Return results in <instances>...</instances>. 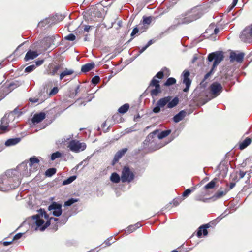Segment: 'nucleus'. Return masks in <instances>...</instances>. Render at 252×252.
Segmentation results:
<instances>
[{"mask_svg":"<svg viewBox=\"0 0 252 252\" xmlns=\"http://www.w3.org/2000/svg\"><path fill=\"white\" fill-rule=\"evenodd\" d=\"M13 170H8L0 178V191H7L14 189L20 184V180L13 173Z\"/></svg>","mask_w":252,"mask_h":252,"instance_id":"obj_1","label":"nucleus"},{"mask_svg":"<svg viewBox=\"0 0 252 252\" xmlns=\"http://www.w3.org/2000/svg\"><path fill=\"white\" fill-rule=\"evenodd\" d=\"M32 219L35 220V223L33 224V227L35 230H39L40 231H44L46 228H47L51 224H54L53 229L54 231H56L58 229L57 221L58 219L54 217H51L49 220H48L45 222L44 220L41 218L40 215H36L32 217Z\"/></svg>","mask_w":252,"mask_h":252,"instance_id":"obj_2","label":"nucleus"},{"mask_svg":"<svg viewBox=\"0 0 252 252\" xmlns=\"http://www.w3.org/2000/svg\"><path fill=\"white\" fill-rule=\"evenodd\" d=\"M169 70L166 67H164L157 73L151 81L150 84L147 88L149 90L151 96L153 97L157 96L159 93H161V89L159 85V81L156 79L158 78L162 79L164 77V71Z\"/></svg>","mask_w":252,"mask_h":252,"instance_id":"obj_3","label":"nucleus"},{"mask_svg":"<svg viewBox=\"0 0 252 252\" xmlns=\"http://www.w3.org/2000/svg\"><path fill=\"white\" fill-rule=\"evenodd\" d=\"M172 98L171 96H167L159 99L157 103V106L153 109V112L159 113L160 111V108H163L166 105L168 108H172L176 106L179 102L178 97H175L171 100Z\"/></svg>","mask_w":252,"mask_h":252,"instance_id":"obj_4","label":"nucleus"},{"mask_svg":"<svg viewBox=\"0 0 252 252\" xmlns=\"http://www.w3.org/2000/svg\"><path fill=\"white\" fill-rule=\"evenodd\" d=\"M224 59L223 53L221 51H216L210 53L207 57L208 62L214 61L211 70L206 73L204 77L203 81H205L212 74L213 70L215 67Z\"/></svg>","mask_w":252,"mask_h":252,"instance_id":"obj_5","label":"nucleus"},{"mask_svg":"<svg viewBox=\"0 0 252 252\" xmlns=\"http://www.w3.org/2000/svg\"><path fill=\"white\" fill-rule=\"evenodd\" d=\"M219 181L217 178H214L211 181L206 184L202 189L201 194L196 195L194 199L197 201L205 202V199L204 197L205 196H209L211 194L210 189H213L215 188L216 183Z\"/></svg>","mask_w":252,"mask_h":252,"instance_id":"obj_6","label":"nucleus"},{"mask_svg":"<svg viewBox=\"0 0 252 252\" xmlns=\"http://www.w3.org/2000/svg\"><path fill=\"white\" fill-rule=\"evenodd\" d=\"M199 18V16L193 12L187 15L186 17H179L175 19L177 25L188 24Z\"/></svg>","mask_w":252,"mask_h":252,"instance_id":"obj_7","label":"nucleus"},{"mask_svg":"<svg viewBox=\"0 0 252 252\" xmlns=\"http://www.w3.org/2000/svg\"><path fill=\"white\" fill-rule=\"evenodd\" d=\"M134 178V174L133 172L130 170L128 167L124 166L121 174L122 182L123 183H130L133 180Z\"/></svg>","mask_w":252,"mask_h":252,"instance_id":"obj_8","label":"nucleus"},{"mask_svg":"<svg viewBox=\"0 0 252 252\" xmlns=\"http://www.w3.org/2000/svg\"><path fill=\"white\" fill-rule=\"evenodd\" d=\"M68 147L71 151L77 153L84 151L86 148V145L78 140H72L69 142Z\"/></svg>","mask_w":252,"mask_h":252,"instance_id":"obj_9","label":"nucleus"},{"mask_svg":"<svg viewBox=\"0 0 252 252\" xmlns=\"http://www.w3.org/2000/svg\"><path fill=\"white\" fill-rule=\"evenodd\" d=\"M240 37L244 42H249L252 38V26H247L242 32Z\"/></svg>","mask_w":252,"mask_h":252,"instance_id":"obj_10","label":"nucleus"},{"mask_svg":"<svg viewBox=\"0 0 252 252\" xmlns=\"http://www.w3.org/2000/svg\"><path fill=\"white\" fill-rule=\"evenodd\" d=\"M222 91V85L218 82L213 83L210 86V94L213 95V97L218 96Z\"/></svg>","mask_w":252,"mask_h":252,"instance_id":"obj_11","label":"nucleus"},{"mask_svg":"<svg viewBox=\"0 0 252 252\" xmlns=\"http://www.w3.org/2000/svg\"><path fill=\"white\" fill-rule=\"evenodd\" d=\"M216 225V220H212L209 223L200 226L197 231V236L198 237H201L203 234L204 236H206L208 234V231L207 229L209 228L212 226H215Z\"/></svg>","mask_w":252,"mask_h":252,"instance_id":"obj_12","label":"nucleus"},{"mask_svg":"<svg viewBox=\"0 0 252 252\" xmlns=\"http://www.w3.org/2000/svg\"><path fill=\"white\" fill-rule=\"evenodd\" d=\"M62 207V204L53 202L49 206L48 210L49 211L53 210L52 212L53 215L55 216L59 217L62 214L63 212Z\"/></svg>","mask_w":252,"mask_h":252,"instance_id":"obj_13","label":"nucleus"},{"mask_svg":"<svg viewBox=\"0 0 252 252\" xmlns=\"http://www.w3.org/2000/svg\"><path fill=\"white\" fill-rule=\"evenodd\" d=\"M190 72L188 70H185L182 73L183 77V83L185 84L186 87L183 89L184 92L189 91V87L191 83V80L189 78Z\"/></svg>","mask_w":252,"mask_h":252,"instance_id":"obj_14","label":"nucleus"},{"mask_svg":"<svg viewBox=\"0 0 252 252\" xmlns=\"http://www.w3.org/2000/svg\"><path fill=\"white\" fill-rule=\"evenodd\" d=\"M14 84L10 83L9 84L0 85V99L5 97L13 89L12 86Z\"/></svg>","mask_w":252,"mask_h":252,"instance_id":"obj_15","label":"nucleus"},{"mask_svg":"<svg viewBox=\"0 0 252 252\" xmlns=\"http://www.w3.org/2000/svg\"><path fill=\"white\" fill-rule=\"evenodd\" d=\"M244 53H239L237 54L234 51H231L230 54V60L231 62H234L235 61L237 63H241L244 60Z\"/></svg>","mask_w":252,"mask_h":252,"instance_id":"obj_16","label":"nucleus"},{"mask_svg":"<svg viewBox=\"0 0 252 252\" xmlns=\"http://www.w3.org/2000/svg\"><path fill=\"white\" fill-rule=\"evenodd\" d=\"M39 160L35 157L30 158L29 159V166L31 167L30 170L32 172L38 170L39 167Z\"/></svg>","mask_w":252,"mask_h":252,"instance_id":"obj_17","label":"nucleus"},{"mask_svg":"<svg viewBox=\"0 0 252 252\" xmlns=\"http://www.w3.org/2000/svg\"><path fill=\"white\" fill-rule=\"evenodd\" d=\"M46 118V114L44 112H40L34 115L32 119V123L33 124H37L42 121Z\"/></svg>","mask_w":252,"mask_h":252,"instance_id":"obj_18","label":"nucleus"},{"mask_svg":"<svg viewBox=\"0 0 252 252\" xmlns=\"http://www.w3.org/2000/svg\"><path fill=\"white\" fill-rule=\"evenodd\" d=\"M247 175V180L246 181V183L247 184H249L250 183V178L251 177V175L249 173L246 171L244 172L242 170H240L239 172V178H238L237 176L236 175L233 179L232 181L234 182H238L240 179H242L245 175Z\"/></svg>","mask_w":252,"mask_h":252,"instance_id":"obj_19","label":"nucleus"},{"mask_svg":"<svg viewBox=\"0 0 252 252\" xmlns=\"http://www.w3.org/2000/svg\"><path fill=\"white\" fill-rule=\"evenodd\" d=\"M8 126L9 123L7 118L5 117L2 118L0 125V130L1 131L0 133H4L9 131Z\"/></svg>","mask_w":252,"mask_h":252,"instance_id":"obj_20","label":"nucleus"},{"mask_svg":"<svg viewBox=\"0 0 252 252\" xmlns=\"http://www.w3.org/2000/svg\"><path fill=\"white\" fill-rule=\"evenodd\" d=\"M38 54L36 51H33L32 50H29L26 53L24 60L27 62L31 60H33L37 57Z\"/></svg>","mask_w":252,"mask_h":252,"instance_id":"obj_21","label":"nucleus"},{"mask_svg":"<svg viewBox=\"0 0 252 252\" xmlns=\"http://www.w3.org/2000/svg\"><path fill=\"white\" fill-rule=\"evenodd\" d=\"M127 148H123L119 151H118L116 154H115L114 159L113 162H118V160L125 155V154L127 152Z\"/></svg>","mask_w":252,"mask_h":252,"instance_id":"obj_22","label":"nucleus"},{"mask_svg":"<svg viewBox=\"0 0 252 252\" xmlns=\"http://www.w3.org/2000/svg\"><path fill=\"white\" fill-rule=\"evenodd\" d=\"M186 112L185 110H182L173 117V121L175 123H178L183 120L186 116Z\"/></svg>","mask_w":252,"mask_h":252,"instance_id":"obj_23","label":"nucleus"},{"mask_svg":"<svg viewBox=\"0 0 252 252\" xmlns=\"http://www.w3.org/2000/svg\"><path fill=\"white\" fill-rule=\"evenodd\" d=\"M252 142L251 138L247 137L245 140L239 143V148L240 150H243L248 146Z\"/></svg>","mask_w":252,"mask_h":252,"instance_id":"obj_24","label":"nucleus"},{"mask_svg":"<svg viewBox=\"0 0 252 252\" xmlns=\"http://www.w3.org/2000/svg\"><path fill=\"white\" fill-rule=\"evenodd\" d=\"M94 63H88L82 66L81 71L83 72H87L91 70L94 67Z\"/></svg>","mask_w":252,"mask_h":252,"instance_id":"obj_25","label":"nucleus"},{"mask_svg":"<svg viewBox=\"0 0 252 252\" xmlns=\"http://www.w3.org/2000/svg\"><path fill=\"white\" fill-rule=\"evenodd\" d=\"M62 67V64H56L51 67L50 71L48 72L49 75L52 76L55 75L58 72V71Z\"/></svg>","mask_w":252,"mask_h":252,"instance_id":"obj_26","label":"nucleus"},{"mask_svg":"<svg viewBox=\"0 0 252 252\" xmlns=\"http://www.w3.org/2000/svg\"><path fill=\"white\" fill-rule=\"evenodd\" d=\"M229 189H225L223 191L218 190L215 193L213 197L215 198L216 199L221 198L226 195Z\"/></svg>","mask_w":252,"mask_h":252,"instance_id":"obj_27","label":"nucleus"},{"mask_svg":"<svg viewBox=\"0 0 252 252\" xmlns=\"http://www.w3.org/2000/svg\"><path fill=\"white\" fill-rule=\"evenodd\" d=\"M20 138L9 139L6 141L5 145L6 146H8L14 145L17 144L18 143H19L20 142Z\"/></svg>","mask_w":252,"mask_h":252,"instance_id":"obj_28","label":"nucleus"},{"mask_svg":"<svg viewBox=\"0 0 252 252\" xmlns=\"http://www.w3.org/2000/svg\"><path fill=\"white\" fill-rule=\"evenodd\" d=\"M158 131V130H155L153 132L150 133L148 136L147 137L146 140L143 142V144L146 145H148L150 141L154 138V136L156 135L157 132Z\"/></svg>","mask_w":252,"mask_h":252,"instance_id":"obj_29","label":"nucleus"},{"mask_svg":"<svg viewBox=\"0 0 252 252\" xmlns=\"http://www.w3.org/2000/svg\"><path fill=\"white\" fill-rule=\"evenodd\" d=\"M74 73V71L71 69H68L67 68H65V69L63 71L60 75V79L62 80L65 76L70 75Z\"/></svg>","mask_w":252,"mask_h":252,"instance_id":"obj_30","label":"nucleus"},{"mask_svg":"<svg viewBox=\"0 0 252 252\" xmlns=\"http://www.w3.org/2000/svg\"><path fill=\"white\" fill-rule=\"evenodd\" d=\"M120 176L117 173H113L110 177L111 181L115 183H118L120 182Z\"/></svg>","mask_w":252,"mask_h":252,"instance_id":"obj_31","label":"nucleus"},{"mask_svg":"<svg viewBox=\"0 0 252 252\" xmlns=\"http://www.w3.org/2000/svg\"><path fill=\"white\" fill-rule=\"evenodd\" d=\"M129 108V105L128 103H126L118 109V112L121 114H124L128 111Z\"/></svg>","mask_w":252,"mask_h":252,"instance_id":"obj_32","label":"nucleus"},{"mask_svg":"<svg viewBox=\"0 0 252 252\" xmlns=\"http://www.w3.org/2000/svg\"><path fill=\"white\" fill-rule=\"evenodd\" d=\"M171 132V130L170 129L162 131L158 135V138L162 139L167 136H168Z\"/></svg>","mask_w":252,"mask_h":252,"instance_id":"obj_33","label":"nucleus"},{"mask_svg":"<svg viewBox=\"0 0 252 252\" xmlns=\"http://www.w3.org/2000/svg\"><path fill=\"white\" fill-rule=\"evenodd\" d=\"M140 226H141V225L138 223L135 224L134 225L129 226L127 228V232L128 233H132L134 231L136 230L137 228H139Z\"/></svg>","mask_w":252,"mask_h":252,"instance_id":"obj_34","label":"nucleus"},{"mask_svg":"<svg viewBox=\"0 0 252 252\" xmlns=\"http://www.w3.org/2000/svg\"><path fill=\"white\" fill-rule=\"evenodd\" d=\"M152 19H153V17H151V16H149V17L143 16V21H142V22L141 23H140L139 26L141 25V24H142V25H145V24L149 25V24H150V23L152 22Z\"/></svg>","mask_w":252,"mask_h":252,"instance_id":"obj_35","label":"nucleus"},{"mask_svg":"<svg viewBox=\"0 0 252 252\" xmlns=\"http://www.w3.org/2000/svg\"><path fill=\"white\" fill-rule=\"evenodd\" d=\"M57 170L55 168L48 169L45 172V175L47 177H51L56 173Z\"/></svg>","mask_w":252,"mask_h":252,"instance_id":"obj_36","label":"nucleus"},{"mask_svg":"<svg viewBox=\"0 0 252 252\" xmlns=\"http://www.w3.org/2000/svg\"><path fill=\"white\" fill-rule=\"evenodd\" d=\"M176 83V80L174 78L170 77L167 79L164 85L165 86H170L175 84Z\"/></svg>","mask_w":252,"mask_h":252,"instance_id":"obj_37","label":"nucleus"},{"mask_svg":"<svg viewBox=\"0 0 252 252\" xmlns=\"http://www.w3.org/2000/svg\"><path fill=\"white\" fill-rule=\"evenodd\" d=\"M55 39V36H49V37H46L45 38V41L47 44H49V46H51L52 45V44H53L54 45H55V43H54Z\"/></svg>","mask_w":252,"mask_h":252,"instance_id":"obj_38","label":"nucleus"},{"mask_svg":"<svg viewBox=\"0 0 252 252\" xmlns=\"http://www.w3.org/2000/svg\"><path fill=\"white\" fill-rule=\"evenodd\" d=\"M79 89H80V86L78 85L75 88V89H74V90L73 92L70 93V94H69V97L74 98L77 95V94L79 93V92L80 91Z\"/></svg>","mask_w":252,"mask_h":252,"instance_id":"obj_39","label":"nucleus"},{"mask_svg":"<svg viewBox=\"0 0 252 252\" xmlns=\"http://www.w3.org/2000/svg\"><path fill=\"white\" fill-rule=\"evenodd\" d=\"M39 215H40L41 218H42L43 219L44 218L46 220V221L50 219L49 215L44 210H42V209H40V214Z\"/></svg>","mask_w":252,"mask_h":252,"instance_id":"obj_40","label":"nucleus"},{"mask_svg":"<svg viewBox=\"0 0 252 252\" xmlns=\"http://www.w3.org/2000/svg\"><path fill=\"white\" fill-rule=\"evenodd\" d=\"M115 242V239L113 237H111L108 238L107 240H106L103 244L105 245V247L109 246L111 245L112 243H114Z\"/></svg>","mask_w":252,"mask_h":252,"instance_id":"obj_41","label":"nucleus"},{"mask_svg":"<svg viewBox=\"0 0 252 252\" xmlns=\"http://www.w3.org/2000/svg\"><path fill=\"white\" fill-rule=\"evenodd\" d=\"M50 20H51L50 19L46 18V19L40 21V22H39L38 26L39 27H43L45 26L46 25H47V24H49L50 22Z\"/></svg>","mask_w":252,"mask_h":252,"instance_id":"obj_42","label":"nucleus"},{"mask_svg":"<svg viewBox=\"0 0 252 252\" xmlns=\"http://www.w3.org/2000/svg\"><path fill=\"white\" fill-rule=\"evenodd\" d=\"M76 177L75 176H70L68 179L64 180L63 181V185L69 184L71 183H72L76 179Z\"/></svg>","mask_w":252,"mask_h":252,"instance_id":"obj_43","label":"nucleus"},{"mask_svg":"<svg viewBox=\"0 0 252 252\" xmlns=\"http://www.w3.org/2000/svg\"><path fill=\"white\" fill-rule=\"evenodd\" d=\"M61 156H62L61 153L59 151H57L55 153H53L51 155V159L52 160H54L55 159L61 157Z\"/></svg>","mask_w":252,"mask_h":252,"instance_id":"obj_44","label":"nucleus"},{"mask_svg":"<svg viewBox=\"0 0 252 252\" xmlns=\"http://www.w3.org/2000/svg\"><path fill=\"white\" fill-rule=\"evenodd\" d=\"M77 201V199L74 198H71L68 200L67 201L64 202V205L65 206H69L73 204V203L76 202Z\"/></svg>","mask_w":252,"mask_h":252,"instance_id":"obj_45","label":"nucleus"},{"mask_svg":"<svg viewBox=\"0 0 252 252\" xmlns=\"http://www.w3.org/2000/svg\"><path fill=\"white\" fill-rule=\"evenodd\" d=\"M36 68V66L34 64L29 65L26 67L25 69V72L30 73L34 70Z\"/></svg>","mask_w":252,"mask_h":252,"instance_id":"obj_46","label":"nucleus"},{"mask_svg":"<svg viewBox=\"0 0 252 252\" xmlns=\"http://www.w3.org/2000/svg\"><path fill=\"white\" fill-rule=\"evenodd\" d=\"M194 189H195L194 188H193L192 189H186L183 193L182 196L183 197H187V196H188L191 193V192L192 191H193Z\"/></svg>","mask_w":252,"mask_h":252,"instance_id":"obj_47","label":"nucleus"},{"mask_svg":"<svg viewBox=\"0 0 252 252\" xmlns=\"http://www.w3.org/2000/svg\"><path fill=\"white\" fill-rule=\"evenodd\" d=\"M65 39L69 41H74L75 40L76 37L73 34L70 33L65 36Z\"/></svg>","mask_w":252,"mask_h":252,"instance_id":"obj_48","label":"nucleus"},{"mask_svg":"<svg viewBox=\"0 0 252 252\" xmlns=\"http://www.w3.org/2000/svg\"><path fill=\"white\" fill-rule=\"evenodd\" d=\"M58 91H59V89L58 88V87H54L51 90V91L49 93V95L50 96H52V95H55L56 94H57V93L58 92Z\"/></svg>","mask_w":252,"mask_h":252,"instance_id":"obj_49","label":"nucleus"},{"mask_svg":"<svg viewBox=\"0 0 252 252\" xmlns=\"http://www.w3.org/2000/svg\"><path fill=\"white\" fill-rule=\"evenodd\" d=\"M139 32V29L137 27H135L132 31V32L131 33V36L132 37L131 39L129 40L130 41L131 40H132V39H133L134 38V36L137 33H138Z\"/></svg>","mask_w":252,"mask_h":252,"instance_id":"obj_50","label":"nucleus"},{"mask_svg":"<svg viewBox=\"0 0 252 252\" xmlns=\"http://www.w3.org/2000/svg\"><path fill=\"white\" fill-rule=\"evenodd\" d=\"M100 81V78L98 76H95L92 79V83L94 84H97Z\"/></svg>","mask_w":252,"mask_h":252,"instance_id":"obj_51","label":"nucleus"},{"mask_svg":"<svg viewBox=\"0 0 252 252\" xmlns=\"http://www.w3.org/2000/svg\"><path fill=\"white\" fill-rule=\"evenodd\" d=\"M22 235H23V233H18L16 234L14 236V237L12 239V241L20 239L22 237Z\"/></svg>","mask_w":252,"mask_h":252,"instance_id":"obj_52","label":"nucleus"},{"mask_svg":"<svg viewBox=\"0 0 252 252\" xmlns=\"http://www.w3.org/2000/svg\"><path fill=\"white\" fill-rule=\"evenodd\" d=\"M138 28L139 29V31L140 30L141 32H142L146 30V29L148 28V27H145L144 25H143L141 27H139Z\"/></svg>","mask_w":252,"mask_h":252,"instance_id":"obj_53","label":"nucleus"},{"mask_svg":"<svg viewBox=\"0 0 252 252\" xmlns=\"http://www.w3.org/2000/svg\"><path fill=\"white\" fill-rule=\"evenodd\" d=\"M91 28V26H89V25H85L84 26V30L83 31H82V32H89L90 29Z\"/></svg>","mask_w":252,"mask_h":252,"instance_id":"obj_54","label":"nucleus"},{"mask_svg":"<svg viewBox=\"0 0 252 252\" xmlns=\"http://www.w3.org/2000/svg\"><path fill=\"white\" fill-rule=\"evenodd\" d=\"M238 0H233V2L232 3V5L230 9V10H231L233 8H234L235 5L237 4Z\"/></svg>","mask_w":252,"mask_h":252,"instance_id":"obj_55","label":"nucleus"},{"mask_svg":"<svg viewBox=\"0 0 252 252\" xmlns=\"http://www.w3.org/2000/svg\"><path fill=\"white\" fill-rule=\"evenodd\" d=\"M43 60H38L35 63L36 64L35 65L36 66H39L41 65L43 63Z\"/></svg>","mask_w":252,"mask_h":252,"instance_id":"obj_56","label":"nucleus"},{"mask_svg":"<svg viewBox=\"0 0 252 252\" xmlns=\"http://www.w3.org/2000/svg\"><path fill=\"white\" fill-rule=\"evenodd\" d=\"M235 185L236 184L234 182L230 183L229 185V188L228 189L230 190V189H232L235 186Z\"/></svg>","mask_w":252,"mask_h":252,"instance_id":"obj_57","label":"nucleus"},{"mask_svg":"<svg viewBox=\"0 0 252 252\" xmlns=\"http://www.w3.org/2000/svg\"><path fill=\"white\" fill-rule=\"evenodd\" d=\"M13 241H12V240L11 241H9V242L4 241V242H3V244L4 246H8V245L11 244L12 243Z\"/></svg>","mask_w":252,"mask_h":252,"instance_id":"obj_58","label":"nucleus"},{"mask_svg":"<svg viewBox=\"0 0 252 252\" xmlns=\"http://www.w3.org/2000/svg\"><path fill=\"white\" fill-rule=\"evenodd\" d=\"M30 101L33 102V103H36L38 101V99L34 98H30L29 99Z\"/></svg>","mask_w":252,"mask_h":252,"instance_id":"obj_59","label":"nucleus"},{"mask_svg":"<svg viewBox=\"0 0 252 252\" xmlns=\"http://www.w3.org/2000/svg\"><path fill=\"white\" fill-rule=\"evenodd\" d=\"M148 47L145 45V46L143 47L141 49H140L139 51V52L140 54H141L143 53Z\"/></svg>","mask_w":252,"mask_h":252,"instance_id":"obj_60","label":"nucleus"},{"mask_svg":"<svg viewBox=\"0 0 252 252\" xmlns=\"http://www.w3.org/2000/svg\"><path fill=\"white\" fill-rule=\"evenodd\" d=\"M153 43V41L152 40H149L147 44L146 45V46L148 47L149 46H150Z\"/></svg>","mask_w":252,"mask_h":252,"instance_id":"obj_61","label":"nucleus"},{"mask_svg":"<svg viewBox=\"0 0 252 252\" xmlns=\"http://www.w3.org/2000/svg\"><path fill=\"white\" fill-rule=\"evenodd\" d=\"M214 32L215 34H217L219 32V29L218 28H215L214 30Z\"/></svg>","mask_w":252,"mask_h":252,"instance_id":"obj_62","label":"nucleus"},{"mask_svg":"<svg viewBox=\"0 0 252 252\" xmlns=\"http://www.w3.org/2000/svg\"><path fill=\"white\" fill-rule=\"evenodd\" d=\"M85 37L84 38V41H88V35L87 34H85Z\"/></svg>","mask_w":252,"mask_h":252,"instance_id":"obj_63","label":"nucleus"},{"mask_svg":"<svg viewBox=\"0 0 252 252\" xmlns=\"http://www.w3.org/2000/svg\"><path fill=\"white\" fill-rule=\"evenodd\" d=\"M22 44L20 45L17 47V49H16V51L18 50V49H19L21 47V46H22Z\"/></svg>","mask_w":252,"mask_h":252,"instance_id":"obj_64","label":"nucleus"}]
</instances>
